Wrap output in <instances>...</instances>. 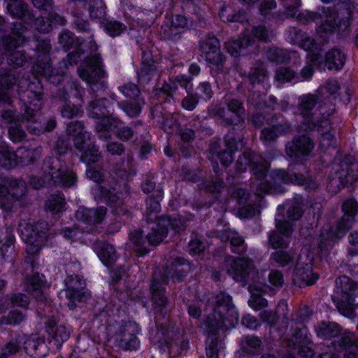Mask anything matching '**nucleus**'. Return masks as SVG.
<instances>
[{
    "label": "nucleus",
    "mask_w": 358,
    "mask_h": 358,
    "mask_svg": "<svg viewBox=\"0 0 358 358\" xmlns=\"http://www.w3.org/2000/svg\"><path fill=\"white\" fill-rule=\"evenodd\" d=\"M253 35L259 40L266 41L269 38V34L267 30L262 26H258L254 28Z\"/></svg>",
    "instance_id": "nucleus-58"
},
{
    "label": "nucleus",
    "mask_w": 358,
    "mask_h": 358,
    "mask_svg": "<svg viewBox=\"0 0 358 358\" xmlns=\"http://www.w3.org/2000/svg\"><path fill=\"white\" fill-rule=\"evenodd\" d=\"M7 9L12 15L21 17L26 10V6L22 0H11L7 5Z\"/></svg>",
    "instance_id": "nucleus-40"
},
{
    "label": "nucleus",
    "mask_w": 358,
    "mask_h": 358,
    "mask_svg": "<svg viewBox=\"0 0 358 358\" xmlns=\"http://www.w3.org/2000/svg\"><path fill=\"white\" fill-rule=\"evenodd\" d=\"M313 149V144L306 136L294 140L286 145V151L290 157H296L299 154H308Z\"/></svg>",
    "instance_id": "nucleus-21"
},
{
    "label": "nucleus",
    "mask_w": 358,
    "mask_h": 358,
    "mask_svg": "<svg viewBox=\"0 0 358 358\" xmlns=\"http://www.w3.org/2000/svg\"><path fill=\"white\" fill-rule=\"evenodd\" d=\"M189 248L192 255L199 254L204 250L203 244L198 239L192 240L189 243Z\"/></svg>",
    "instance_id": "nucleus-56"
},
{
    "label": "nucleus",
    "mask_w": 358,
    "mask_h": 358,
    "mask_svg": "<svg viewBox=\"0 0 358 358\" xmlns=\"http://www.w3.org/2000/svg\"><path fill=\"white\" fill-rule=\"evenodd\" d=\"M152 292V299L157 306H163L166 303V297L164 293V289L159 287L158 285L153 282L151 286Z\"/></svg>",
    "instance_id": "nucleus-42"
},
{
    "label": "nucleus",
    "mask_w": 358,
    "mask_h": 358,
    "mask_svg": "<svg viewBox=\"0 0 358 358\" xmlns=\"http://www.w3.org/2000/svg\"><path fill=\"white\" fill-rule=\"evenodd\" d=\"M47 331L49 334H54L53 339L57 345H60L64 341H66L70 336V330L64 326L56 327L55 329L53 327H48Z\"/></svg>",
    "instance_id": "nucleus-33"
},
{
    "label": "nucleus",
    "mask_w": 358,
    "mask_h": 358,
    "mask_svg": "<svg viewBox=\"0 0 358 358\" xmlns=\"http://www.w3.org/2000/svg\"><path fill=\"white\" fill-rule=\"evenodd\" d=\"M328 126H329V122L327 121H324L322 122V124L319 125V127H318L319 131L322 134V137H321L320 143V147L321 148L334 145L336 143L335 138H334L333 135L329 131H328L325 134L323 132L322 127H328Z\"/></svg>",
    "instance_id": "nucleus-41"
},
{
    "label": "nucleus",
    "mask_w": 358,
    "mask_h": 358,
    "mask_svg": "<svg viewBox=\"0 0 358 358\" xmlns=\"http://www.w3.org/2000/svg\"><path fill=\"white\" fill-rule=\"evenodd\" d=\"M269 282L276 287H280L283 284V277L282 273L278 271H273L268 275Z\"/></svg>",
    "instance_id": "nucleus-54"
},
{
    "label": "nucleus",
    "mask_w": 358,
    "mask_h": 358,
    "mask_svg": "<svg viewBox=\"0 0 358 358\" xmlns=\"http://www.w3.org/2000/svg\"><path fill=\"white\" fill-rule=\"evenodd\" d=\"M67 132L69 141H72L78 150H83L90 140V136L84 131L83 125L78 122L71 123L68 126Z\"/></svg>",
    "instance_id": "nucleus-16"
},
{
    "label": "nucleus",
    "mask_w": 358,
    "mask_h": 358,
    "mask_svg": "<svg viewBox=\"0 0 358 358\" xmlns=\"http://www.w3.org/2000/svg\"><path fill=\"white\" fill-rule=\"evenodd\" d=\"M227 272L234 279L243 278L252 268L251 262L245 257L229 259L227 261Z\"/></svg>",
    "instance_id": "nucleus-13"
},
{
    "label": "nucleus",
    "mask_w": 358,
    "mask_h": 358,
    "mask_svg": "<svg viewBox=\"0 0 358 358\" xmlns=\"http://www.w3.org/2000/svg\"><path fill=\"white\" fill-rule=\"evenodd\" d=\"M43 21L44 18L43 17L41 20L38 19L36 22L37 29L41 32H48L54 24L58 23L62 24L64 23V18L60 16H55L51 20H48L46 22H43Z\"/></svg>",
    "instance_id": "nucleus-39"
},
{
    "label": "nucleus",
    "mask_w": 358,
    "mask_h": 358,
    "mask_svg": "<svg viewBox=\"0 0 358 358\" xmlns=\"http://www.w3.org/2000/svg\"><path fill=\"white\" fill-rule=\"evenodd\" d=\"M315 252L310 247L304 246L299 256L293 275V282L299 286L310 285L315 282L318 276L312 271Z\"/></svg>",
    "instance_id": "nucleus-7"
},
{
    "label": "nucleus",
    "mask_w": 358,
    "mask_h": 358,
    "mask_svg": "<svg viewBox=\"0 0 358 358\" xmlns=\"http://www.w3.org/2000/svg\"><path fill=\"white\" fill-rule=\"evenodd\" d=\"M187 26V20L182 15H176L172 21V24L170 28L171 34H176L180 31L178 29H183Z\"/></svg>",
    "instance_id": "nucleus-50"
},
{
    "label": "nucleus",
    "mask_w": 358,
    "mask_h": 358,
    "mask_svg": "<svg viewBox=\"0 0 358 358\" xmlns=\"http://www.w3.org/2000/svg\"><path fill=\"white\" fill-rule=\"evenodd\" d=\"M205 311L208 315L201 328L208 334L234 328L238 322V312L231 297L224 292L213 296Z\"/></svg>",
    "instance_id": "nucleus-1"
},
{
    "label": "nucleus",
    "mask_w": 358,
    "mask_h": 358,
    "mask_svg": "<svg viewBox=\"0 0 358 358\" xmlns=\"http://www.w3.org/2000/svg\"><path fill=\"white\" fill-rule=\"evenodd\" d=\"M11 302L14 306H18L20 307H26L29 303L28 298L23 294H17L11 299Z\"/></svg>",
    "instance_id": "nucleus-63"
},
{
    "label": "nucleus",
    "mask_w": 358,
    "mask_h": 358,
    "mask_svg": "<svg viewBox=\"0 0 358 358\" xmlns=\"http://www.w3.org/2000/svg\"><path fill=\"white\" fill-rule=\"evenodd\" d=\"M345 57L341 51L333 50L325 56L324 66L329 69H338L344 64Z\"/></svg>",
    "instance_id": "nucleus-28"
},
{
    "label": "nucleus",
    "mask_w": 358,
    "mask_h": 358,
    "mask_svg": "<svg viewBox=\"0 0 358 358\" xmlns=\"http://www.w3.org/2000/svg\"><path fill=\"white\" fill-rule=\"evenodd\" d=\"M251 45L250 41L248 38H243L237 41H230L227 43V49L229 53L233 57H238L245 55L246 52L244 49Z\"/></svg>",
    "instance_id": "nucleus-29"
},
{
    "label": "nucleus",
    "mask_w": 358,
    "mask_h": 358,
    "mask_svg": "<svg viewBox=\"0 0 358 358\" xmlns=\"http://www.w3.org/2000/svg\"><path fill=\"white\" fill-rule=\"evenodd\" d=\"M271 259L279 266H285L292 259V256L287 252L280 250L271 255Z\"/></svg>",
    "instance_id": "nucleus-47"
},
{
    "label": "nucleus",
    "mask_w": 358,
    "mask_h": 358,
    "mask_svg": "<svg viewBox=\"0 0 358 358\" xmlns=\"http://www.w3.org/2000/svg\"><path fill=\"white\" fill-rule=\"evenodd\" d=\"M108 101L99 100L92 102L87 108L88 114L93 118L100 119L97 125V131L101 138L110 137L112 133L115 132L122 139L127 140L132 136L131 130L122 126L117 119L108 116L109 110Z\"/></svg>",
    "instance_id": "nucleus-2"
},
{
    "label": "nucleus",
    "mask_w": 358,
    "mask_h": 358,
    "mask_svg": "<svg viewBox=\"0 0 358 358\" xmlns=\"http://www.w3.org/2000/svg\"><path fill=\"white\" fill-rule=\"evenodd\" d=\"M189 268V264H186L184 259H178L172 264L171 269L168 272L166 277L171 276V278H176L179 280Z\"/></svg>",
    "instance_id": "nucleus-34"
},
{
    "label": "nucleus",
    "mask_w": 358,
    "mask_h": 358,
    "mask_svg": "<svg viewBox=\"0 0 358 358\" xmlns=\"http://www.w3.org/2000/svg\"><path fill=\"white\" fill-rule=\"evenodd\" d=\"M284 6L288 10L290 15H294L296 12L294 10L300 4V0H280Z\"/></svg>",
    "instance_id": "nucleus-61"
},
{
    "label": "nucleus",
    "mask_w": 358,
    "mask_h": 358,
    "mask_svg": "<svg viewBox=\"0 0 358 358\" xmlns=\"http://www.w3.org/2000/svg\"><path fill=\"white\" fill-rule=\"evenodd\" d=\"M310 18L319 25L317 31L330 32L332 31L335 27L333 24V21H335V14L331 13L328 8L323 9L321 12L315 13H310Z\"/></svg>",
    "instance_id": "nucleus-19"
},
{
    "label": "nucleus",
    "mask_w": 358,
    "mask_h": 358,
    "mask_svg": "<svg viewBox=\"0 0 358 358\" xmlns=\"http://www.w3.org/2000/svg\"><path fill=\"white\" fill-rule=\"evenodd\" d=\"M34 152V150L20 149L15 153L8 147H2L0 149V164L6 168H12L19 164L26 165L33 161Z\"/></svg>",
    "instance_id": "nucleus-9"
},
{
    "label": "nucleus",
    "mask_w": 358,
    "mask_h": 358,
    "mask_svg": "<svg viewBox=\"0 0 358 358\" xmlns=\"http://www.w3.org/2000/svg\"><path fill=\"white\" fill-rule=\"evenodd\" d=\"M198 94L204 99H208L211 97V88L208 83H203L198 87Z\"/></svg>",
    "instance_id": "nucleus-64"
},
{
    "label": "nucleus",
    "mask_w": 358,
    "mask_h": 358,
    "mask_svg": "<svg viewBox=\"0 0 358 358\" xmlns=\"http://www.w3.org/2000/svg\"><path fill=\"white\" fill-rule=\"evenodd\" d=\"M316 331L319 336L331 338L338 335V326L334 322H322L318 324Z\"/></svg>",
    "instance_id": "nucleus-31"
},
{
    "label": "nucleus",
    "mask_w": 358,
    "mask_h": 358,
    "mask_svg": "<svg viewBox=\"0 0 358 358\" xmlns=\"http://www.w3.org/2000/svg\"><path fill=\"white\" fill-rule=\"evenodd\" d=\"M20 230L22 234L26 236L27 252L31 255L36 253L39 250L41 243L37 238H41V236L38 232H35L32 227L21 228Z\"/></svg>",
    "instance_id": "nucleus-25"
},
{
    "label": "nucleus",
    "mask_w": 358,
    "mask_h": 358,
    "mask_svg": "<svg viewBox=\"0 0 358 358\" xmlns=\"http://www.w3.org/2000/svg\"><path fill=\"white\" fill-rule=\"evenodd\" d=\"M99 159V154L98 150L94 147L92 148H87V150L82 154L81 159L87 164L96 162Z\"/></svg>",
    "instance_id": "nucleus-49"
},
{
    "label": "nucleus",
    "mask_w": 358,
    "mask_h": 358,
    "mask_svg": "<svg viewBox=\"0 0 358 358\" xmlns=\"http://www.w3.org/2000/svg\"><path fill=\"white\" fill-rule=\"evenodd\" d=\"M104 29L110 36H116L120 35L125 29V27L118 22L109 21L105 24Z\"/></svg>",
    "instance_id": "nucleus-45"
},
{
    "label": "nucleus",
    "mask_w": 358,
    "mask_h": 358,
    "mask_svg": "<svg viewBox=\"0 0 358 358\" xmlns=\"http://www.w3.org/2000/svg\"><path fill=\"white\" fill-rule=\"evenodd\" d=\"M105 13L106 10L102 0H93V5L90 8V16L94 18H101Z\"/></svg>",
    "instance_id": "nucleus-46"
},
{
    "label": "nucleus",
    "mask_w": 358,
    "mask_h": 358,
    "mask_svg": "<svg viewBox=\"0 0 358 358\" xmlns=\"http://www.w3.org/2000/svg\"><path fill=\"white\" fill-rule=\"evenodd\" d=\"M125 113L130 117L138 115L141 113L140 103L138 102L136 105L129 103L124 107Z\"/></svg>",
    "instance_id": "nucleus-60"
},
{
    "label": "nucleus",
    "mask_w": 358,
    "mask_h": 358,
    "mask_svg": "<svg viewBox=\"0 0 358 358\" xmlns=\"http://www.w3.org/2000/svg\"><path fill=\"white\" fill-rule=\"evenodd\" d=\"M302 334L296 333L292 339L288 341V345L298 350V353L304 357H312L314 351L310 346L302 344Z\"/></svg>",
    "instance_id": "nucleus-26"
},
{
    "label": "nucleus",
    "mask_w": 358,
    "mask_h": 358,
    "mask_svg": "<svg viewBox=\"0 0 358 358\" xmlns=\"http://www.w3.org/2000/svg\"><path fill=\"white\" fill-rule=\"evenodd\" d=\"M281 132V129L278 126H273L265 128L262 131L261 138L264 141H270L275 139Z\"/></svg>",
    "instance_id": "nucleus-51"
},
{
    "label": "nucleus",
    "mask_w": 358,
    "mask_h": 358,
    "mask_svg": "<svg viewBox=\"0 0 358 358\" xmlns=\"http://www.w3.org/2000/svg\"><path fill=\"white\" fill-rule=\"evenodd\" d=\"M184 224L180 220H170L168 217L160 218L157 224H153L150 231L145 238H143L142 232L135 231L131 234V242L133 244V249L139 254L144 255L149 252L148 245H157L159 244L167 234V228L171 227L173 229L180 230Z\"/></svg>",
    "instance_id": "nucleus-4"
},
{
    "label": "nucleus",
    "mask_w": 358,
    "mask_h": 358,
    "mask_svg": "<svg viewBox=\"0 0 358 358\" xmlns=\"http://www.w3.org/2000/svg\"><path fill=\"white\" fill-rule=\"evenodd\" d=\"M85 280L77 275L69 276L66 280V288L60 292L62 296L64 294L69 301L68 306L70 309H73L76 306L75 301L85 299L88 295L86 291H83Z\"/></svg>",
    "instance_id": "nucleus-10"
},
{
    "label": "nucleus",
    "mask_w": 358,
    "mask_h": 358,
    "mask_svg": "<svg viewBox=\"0 0 358 358\" xmlns=\"http://www.w3.org/2000/svg\"><path fill=\"white\" fill-rule=\"evenodd\" d=\"M87 69L80 68L78 69L80 76L87 83H92L96 81V78L102 76L103 72L101 69L100 58L98 55L93 56L87 62Z\"/></svg>",
    "instance_id": "nucleus-12"
},
{
    "label": "nucleus",
    "mask_w": 358,
    "mask_h": 358,
    "mask_svg": "<svg viewBox=\"0 0 358 358\" xmlns=\"http://www.w3.org/2000/svg\"><path fill=\"white\" fill-rule=\"evenodd\" d=\"M277 231L271 234L269 243L273 248H283L289 242V237L292 231V225L289 222H282L275 220Z\"/></svg>",
    "instance_id": "nucleus-11"
},
{
    "label": "nucleus",
    "mask_w": 358,
    "mask_h": 358,
    "mask_svg": "<svg viewBox=\"0 0 358 358\" xmlns=\"http://www.w3.org/2000/svg\"><path fill=\"white\" fill-rule=\"evenodd\" d=\"M46 207L53 213H59L64 208V199L61 195L51 196L48 200Z\"/></svg>",
    "instance_id": "nucleus-37"
},
{
    "label": "nucleus",
    "mask_w": 358,
    "mask_h": 358,
    "mask_svg": "<svg viewBox=\"0 0 358 358\" xmlns=\"http://www.w3.org/2000/svg\"><path fill=\"white\" fill-rule=\"evenodd\" d=\"M94 251L100 261L108 268H110L117 258L113 245L106 242L97 243L94 246Z\"/></svg>",
    "instance_id": "nucleus-17"
},
{
    "label": "nucleus",
    "mask_w": 358,
    "mask_h": 358,
    "mask_svg": "<svg viewBox=\"0 0 358 358\" xmlns=\"http://www.w3.org/2000/svg\"><path fill=\"white\" fill-rule=\"evenodd\" d=\"M276 78L283 82L299 81V78L296 77V73L289 69H281L277 71Z\"/></svg>",
    "instance_id": "nucleus-44"
},
{
    "label": "nucleus",
    "mask_w": 358,
    "mask_h": 358,
    "mask_svg": "<svg viewBox=\"0 0 358 358\" xmlns=\"http://www.w3.org/2000/svg\"><path fill=\"white\" fill-rule=\"evenodd\" d=\"M43 169L45 174L43 181L36 182L35 178L31 180V184L36 189L42 187L45 181L52 180L55 183H59L66 187H70L76 182L73 172L66 169L57 158H50L45 160Z\"/></svg>",
    "instance_id": "nucleus-6"
},
{
    "label": "nucleus",
    "mask_w": 358,
    "mask_h": 358,
    "mask_svg": "<svg viewBox=\"0 0 358 358\" xmlns=\"http://www.w3.org/2000/svg\"><path fill=\"white\" fill-rule=\"evenodd\" d=\"M358 206L354 199L346 200L343 206L344 213L341 221L338 224L335 231L324 229L319 238L317 250L321 252L331 247L334 238H342L352 227L355 222V216L357 212Z\"/></svg>",
    "instance_id": "nucleus-5"
},
{
    "label": "nucleus",
    "mask_w": 358,
    "mask_h": 358,
    "mask_svg": "<svg viewBox=\"0 0 358 358\" xmlns=\"http://www.w3.org/2000/svg\"><path fill=\"white\" fill-rule=\"evenodd\" d=\"M229 112L233 115L229 119L227 118V122L229 124H236L239 121V117L243 113L241 103L237 100H233L229 102L228 105Z\"/></svg>",
    "instance_id": "nucleus-35"
},
{
    "label": "nucleus",
    "mask_w": 358,
    "mask_h": 358,
    "mask_svg": "<svg viewBox=\"0 0 358 358\" xmlns=\"http://www.w3.org/2000/svg\"><path fill=\"white\" fill-rule=\"evenodd\" d=\"M106 215V209L103 207L98 209H87L80 208L76 213V217L86 222H99Z\"/></svg>",
    "instance_id": "nucleus-24"
},
{
    "label": "nucleus",
    "mask_w": 358,
    "mask_h": 358,
    "mask_svg": "<svg viewBox=\"0 0 358 358\" xmlns=\"http://www.w3.org/2000/svg\"><path fill=\"white\" fill-rule=\"evenodd\" d=\"M257 212L254 206H247L239 210V215L241 218H250L255 215Z\"/></svg>",
    "instance_id": "nucleus-62"
},
{
    "label": "nucleus",
    "mask_w": 358,
    "mask_h": 358,
    "mask_svg": "<svg viewBox=\"0 0 358 358\" xmlns=\"http://www.w3.org/2000/svg\"><path fill=\"white\" fill-rule=\"evenodd\" d=\"M26 189L25 183L23 180H15L10 183V187L8 189L5 186L0 185V196H6V194H11L12 196L17 197L22 195Z\"/></svg>",
    "instance_id": "nucleus-30"
},
{
    "label": "nucleus",
    "mask_w": 358,
    "mask_h": 358,
    "mask_svg": "<svg viewBox=\"0 0 358 358\" xmlns=\"http://www.w3.org/2000/svg\"><path fill=\"white\" fill-rule=\"evenodd\" d=\"M220 43L215 38H209L201 43V51L206 59L212 64H220L222 57L220 52Z\"/></svg>",
    "instance_id": "nucleus-14"
},
{
    "label": "nucleus",
    "mask_w": 358,
    "mask_h": 358,
    "mask_svg": "<svg viewBox=\"0 0 358 358\" xmlns=\"http://www.w3.org/2000/svg\"><path fill=\"white\" fill-rule=\"evenodd\" d=\"M268 168V164L266 162H264L259 164H254L252 165V169L254 172L255 175L259 177V182L257 183V187L256 189V194L262 196L264 194L270 192V193H277L278 192L276 189H273L272 188H269L267 182L266 172Z\"/></svg>",
    "instance_id": "nucleus-15"
},
{
    "label": "nucleus",
    "mask_w": 358,
    "mask_h": 358,
    "mask_svg": "<svg viewBox=\"0 0 358 358\" xmlns=\"http://www.w3.org/2000/svg\"><path fill=\"white\" fill-rule=\"evenodd\" d=\"M275 183H287L291 182L298 185H303L304 177L302 175L289 176L284 170L274 171L270 176Z\"/></svg>",
    "instance_id": "nucleus-27"
},
{
    "label": "nucleus",
    "mask_w": 358,
    "mask_h": 358,
    "mask_svg": "<svg viewBox=\"0 0 358 358\" xmlns=\"http://www.w3.org/2000/svg\"><path fill=\"white\" fill-rule=\"evenodd\" d=\"M8 134L10 138L13 141H22L24 136V131L20 129L18 126H10L8 128Z\"/></svg>",
    "instance_id": "nucleus-55"
},
{
    "label": "nucleus",
    "mask_w": 358,
    "mask_h": 358,
    "mask_svg": "<svg viewBox=\"0 0 358 358\" xmlns=\"http://www.w3.org/2000/svg\"><path fill=\"white\" fill-rule=\"evenodd\" d=\"M332 173L328 178L327 189L331 193L338 192L345 184L347 171L344 169L339 170L338 166L333 168Z\"/></svg>",
    "instance_id": "nucleus-22"
},
{
    "label": "nucleus",
    "mask_w": 358,
    "mask_h": 358,
    "mask_svg": "<svg viewBox=\"0 0 358 358\" xmlns=\"http://www.w3.org/2000/svg\"><path fill=\"white\" fill-rule=\"evenodd\" d=\"M119 345L127 350H136L140 345V341L135 336L124 335V339L120 341Z\"/></svg>",
    "instance_id": "nucleus-43"
},
{
    "label": "nucleus",
    "mask_w": 358,
    "mask_h": 358,
    "mask_svg": "<svg viewBox=\"0 0 358 358\" xmlns=\"http://www.w3.org/2000/svg\"><path fill=\"white\" fill-rule=\"evenodd\" d=\"M270 288L268 286H262L259 282L250 285L249 291L251 294L250 299L248 301L249 306L254 310H260L266 306V301L260 295L259 292H268Z\"/></svg>",
    "instance_id": "nucleus-20"
},
{
    "label": "nucleus",
    "mask_w": 358,
    "mask_h": 358,
    "mask_svg": "<svg viewBox=\"0 0 358 358\" xmlns=\"http://www.w3.org/2000/svg\"><path fill=\"white\" fill-rule=\"evenodd\" d=\"M184 224L180 220H170L168 217L160 218L157 224H153L150 231L145 238H143L142 232L135 231L131 234V242L133 244V249L139 254L144 255L149 252L148 245H157L159 244L167 234V228L171 227L173 229L180 230Z\"/></svg>",
    "instance_id": "nucleus-3"
},
{
    "label": "nucleus",
    "mask_w": 358,
    "mask_h": 358,
    "mask_svg": "<svg viewBox=\"0 0 358 358\" xmlns=\"http://www.w3.org/2000/svg\"><path fill=\"white\" fill-rule=\"evenodd\" d=\"M120 90L125 96L131 99L136 97L139 94L138 87L132 83H129L124 86H122L120 88Z\"/></svg>",
    "instance_id": "nucleus-53"
},
{
    "label": "nucleus",
    "mask_w": 358,
    "mask_h": 358,
    "mask_svg": "<svg viewBox=\"0 0 358 358\" xmlns=\"http://www.w3.org/2000/svg\"><path fill=\"white\" fill-rule=\"evenodd\" d=\"M349 282V278L345 276L337 280L336 292L333 296L334 303L339 312L347 317H352L354 313L355 294Z\"/></svg>",
    "instance_id": "nucleus-8"
},
{
    "label": "nucleus",
    "mask_w": 358,
    "mask_h": 358,
    "mask_svg": "<svg viewBox=\"0 0 358 358\" xmlns=\"http://www.w3.org/2000/svg\"><path fill=\"white\" fill-rule=\"evenodd\" d=\"M242 323L250 329H255L259 326V322L254 316L250 315H245L243 318Z\"/></svg>",
    "instance_id": "nucleus-57"
},
{
    "label": "nucleus",
    "mask_w": 358,
    "mask_h": 358,
    "mask_svg": "<svg viewBox=\"0 0 358 358\" xmlns=\"http://www.w3.org/2000/svg\"><path fill=\"white\" fill-rule=\"evenodd\" d=\"M44 344V341L36 336H31L24 341V348L26 352H31V350H36L39 346Z\"/></svg>",
    "instance_id": "nucleus-52"
},
{
    "label": "nucleus",
    "mask_w": 358,
    "mask_h": 358,
    "mask_svg": "<svg viewBox=\"0 0 358 358\" xmlns=\"http://www.w3.org/2000/svg\"><path fill=\"white\" fill-rule=\"evenodd\" d=\"M284 55V51L278 48L271 49L268 53V57L269 59L278 62L284 61V58H281Z\"/></svg>",
    "instance_id": "nucleus-59"
},
{
    "label": "nucleus",
    "mask_w": 358,
    "mask_h": 358,
    "mask_svg": "<svg viewBox=\"0 0 358 358\" xmlns=\"http://www.w3.org/2000/svg\"><path fill=\"white\" fill-rule=\"evenodd\" d=\"M315 106V98L312 95H306L300 98V108L303 116H306L308 112Z\"/></svg>",
    "instance_id": "nucleus-48"
},
{
    "label": "nucleus",
    "mask_w": 358,
    "mask_h": 358,
    "mask_svg": "<svg viewBox=\"0 0 358 358\" xmlns=\"http://www.w3.org/2000/svg\"><path fill=\"white\" fill-rule=\"evenodd\" d=\"M219 236L222 241H229L233 246H241L243 243L242 238L239 236L237 232L231 229H228L221 232Z\"/></svg>",
    "instance_id": "nucleus-38"
},
{
    "label": "nucleus",
    "mask_w": 358,
    "mask_h": 358,
    "mask_svg": "<svg viewBox=\"0 0 358 358\" xmlns=\"http://www.w3.org/2000/svg\"><path fill=\"white\" fill-rule=\"evenodd\" d=\"M206 355L208 358H220L221 356V350L223 348L220 342L213 341L212 336H208L207 339Z\"/></svg>",
    "instance_id": "nucleus-36"
},
{
    "label": "nucleus",
    "mask_w": 358,
    "mask_h": 358,
    "mask_svg": "<svg viewBox=\"0 0 358 358\" xmlns=\"http://www.w3.org/2000/svg\"><path fill=\"white\" fill-rule=\"evenodd\" d=\"M260 345L261 341L257 337L245 336L241 341V350L236 352V356L238 358H247L249 355H253Z\"/></svg>",
    "instance_id": "nucleus-23"
},
{
    "label": "nucleus",
    "mask_w": 358,
    "mask_h": 358,
    "mask_svg": "<svg viewBox=\"0 0 358 358\" xmlns=\"http://www.w3.org/2000/svg\"><path fill=\"white\" fill-rule=\"evenodd\" d=\"M159 74L154 62L149 52L143 54V67L138 73V81L141 84L148 83L150 80L157 78Z\"/></svg>",
    "instance_id": "nucleus-18"
},
{
    "label": "nucleus",
    "mask_w": 358,
    "mask_h": 358,
    "mask_svg": "<svg viewBox=\"0 0 358 358\" xmlns=\"http://www.w3.org/2000/svg\"><path fill=\"white\" fill-rule=\"evenodd\" d=\"M294 38L287 37V40L291 43L299 45L306 51L310 50L314 47L313 41L301 31L294 30Z\"/></svg>",
    "instance_id": "nucleus-32"
}]
</instances>
